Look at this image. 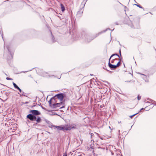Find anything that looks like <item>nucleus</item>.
<instances>
[{
    "label": "nucleus",
    "mask_w": 156,
    "mask_h": 156,
    "mask_svg": "<svg viewBox=\"0 0 156 156\" xmlns=\"http://www.w3.org/2000/svg\"><path fill=\"white\" fill-rule=\"evenodd\" d=\"M17 89L19 90V91L20 92H21L22 90H21V89L19 87Z\"/></svg>",
    "instance_id": "aec40b11"
},
{
    "label": "nucleus",
    "mask_w": 156,
    "mask_h": 156,
    "mask_svg": "<svg viewBox=\"0 0 156 156\" xmlns=\"http://www.w3.org/2000/svg\"><path fill=\"white\" fill-rule=\"evenodd\" d=\"M136 114H137V113H136V114H134V115H131V116H130V117L132 118V117H133V116H135V115H136Z\"/></svg>",
    "instance_id": "6ab92c4d"
},
{
    "label": "nucleus",
    "mask_w": 156,
    "mask_h": 156,
    "mask_svg": "<svg viewBox=\"0 0 156 156\" xmlns=\"http://www.w3.org/2000/svg\"><path fill=\"white\" fill-rule=\"evenodd\" d=\"M61 8V10H65V8L64 6L62 4L60 5Z\"/></svg>",
    "instance_id": "ddd939ff"
},
{
    "label": "nucleus",
    "mask_w": 156,
    "mask_h": 156,
    "mask_svg": "<svg viewBox=\"0 0 156 156\" xmlns=\"http://www.w3.org/2000/svg\"><path fill=\"white\" fill-rule=\"evenodd\" d=\"M52 39H53V37L52 36Z\"/></svg>",
    "instance_id": "473e14b6"
},
{
    "label": "nucleus",
    "mask_w": 156,
    "mask_h": 156,
    "mask_svg": "<svg viewBox=\"0 0 156 156\" xmlns=\"http://www.w3.org/2000/svg\"><path fill=\"white\" fill-rule=\"evenodd\" d=\"M70 129L68 128V125H61V130L63 131H65V130L67 131Z\"/></svg>",
    "instance_id": "39448f33"
},
{
    "label": "nucleus",
    "mask_w": 156,
    "mask_h": 156,
    "mask_svg": "<svg viewBox=\"0 0 156 156\" xmlns=\"http://www.w3.org/2000/svg\"><path fill=\"white\" fill-rule=\"evenodd\" d=\"M65 96V94L62 93H60L56 94L54 97H55V98L56 97L58 99H59L60 101L63 102L62 101Z\"/></svg>",
    "instance_id": "7ed1b4c3"
},
{
    "label": "nucleus",
    "mask_w": 156,
    "mask_h": 156,
    "mask_svg": "<svg viewBox=\"0 0 156 156\" xmlns=\"http://www.w3.org/2000/svg\"><path fill=\"white\" fill-rule=\"evenodd\" d=\"M13 85L14 87L15 88L17 89L19 88V87L18 86L14 83L13 82Z\"/></svg>",
    "instance_id": "f8f14e48"
},
{
    "label": "nucleus",
    "mask_w": 156,
    "mask_h": 156,
    "mask_svg": "<svg viewBox=\"0 0 156 156\" xmlns=\"http://www.w3.org/2000/svg\"><path fill=\"white\" fill-rule=\"evenodd\" d=\"M104 69H105V68H104Z\"/></svg>",
    "instance_id": "f704fd0d"
},
{
    "label": "nucleus",
    "mask_w": 156,
    "mask_h": 156,
    "mask_svg": "<svg viewBox=\"0 0 156 156\" xmlns=\"http://www.w3.org/2000/svg\"><path fill=\"white\" fill-rule=\"evenodd\" d=\"M134 5H137V6L139 7L140 8L143 9V7H141V6H140L139 5H137V4H134Z\"/></svg>",
    "instance_id": "2eb2a0df"
},
{
    "label": "nucleus",
    "mask_w": 156,
    "mask_h": 156,
    "mask_svg": "<svg viewBox=\"0 0 156 156\" xmlns=\"http://www.w3.org/2000/svg\"><path fill=\"white\" fill-rule=\"evenodd\" d=\"M74 126L72 127H71L70 126H68V128H69L70 129L69 130H70L72 129H77V125H76L74 124L73 125Z\"/></svg>",
    "instance_id": "1a4fd4ad"
},
{
    "label": "nucleus",
    "mask_w": 156,
    "mask_h": 156,
    "mask_svg": "<svg viewBox=\"0 0 156 156\" xmlns=\"http://www.w3.org/2000/svg\"><path fill=\"white\" fill-rule=\"evenodd\" d=\"M63 156H67V155L66 154H64L63 155Z\"/></svg>",
    "instance_id": "cd10ccee"
},
{
    "label": "nucleus",
    "mask_w": 156,
    "mask_h": 156,
    "mask_svg": "<svg viewBox=\"0 0 156 156\" xmlns=\"http://www.w3.org/2000/svg\"><path fill=\"white\" fill-rule=\"evenodd\" d=\"M104 69H105V68H104Z\"/></svg>",
    "instance_id": "c9c22d12"
},
{
    "label": "nucleus",
    "mask_w": 156,
    "mask_h": 156,
    "mask_svg": "<svg viewBox=\"0 0 156 156\" xmlns=\"http://www.w3.org/2000/svg\"><path fill=\"white\" fill-rule=\"evenodd\" d=\"M27 118L31 121H36L37 123L40 122L41 121V118L40 117L38 116L37 118L36 116L32 114H29L27 115Z\"/></svg>",
    "instance_id": "f257e3e1"
},
{
    "label": "nucleus",
    "mask_w": 156,
    "mask_h": 156,
    "mask_svg": "<svg viewBox=\"0 0 156 156\" xmlns=\"http://www.w3.org/2000/svg\"><path fill=\"white\" fill-rule=\"evenodd\" d=\"M115 55H116V56H118L119 57H120L119 56V55H118L117 54H113L110 57V58L109 59V62H110L111 58L112 57H113V56H115Z\"/></svg>",
    "instance_id": "9b49d317"
},
{
    "label": "nucleus",
    "mask_w": 156,
    "mask_h": 156,
    "mask_svg": "<svg viewBox=\"0 0 156 156\" xmlns=\"http://www.w3.org/2000/svg\"><path fill=\"white\" fill-rule=\"evenodd\" d=\"M55 12H56L57 14V12H56V11H55Z\"/></svg>",
    "instance_id": "c85d7f7f"
},
{
    "label": "nucleus",
    "mask_w": 156,
    "mask_h": 156,
    "mask_svg": "<svg viewBox=\"0 0 156 156\" xmlns=\"http://www.w3.org/2000/svg\"><path fill=\"white\" fill-rule=\"evenodd\" d=\"M115 60H117V59H116V58H115L114 59L112 60L111 61V62L112 63H113L114 62V61Z\"/></svg>",
    "instance_id": "f3484780"
},
{
    "label": "nucleus",
    "mask_w": 156,
    "mask_h": 156,
    "mask_svg": "<svg viewBox=\"0 0 156 156\" xmlns=\"http://www.w3.org/2000/svg\"><path fill=\"white\" fill-rule=\"evenodd\" d=\"M41 107L43 109H44V108L43 106H41Z\"/></svg>",
    "instance_id": "bb28decb"
},
{
    "label": "nucleus",
    "mask_w": 156,
    "mask_h": 156,
    "mask_svg": "<svg viewBox=\"0 0 156 156\" xmlns=\"http://www.w3.org/2000/svg\"><path fill=\"white\" fill-rule=\"evenodd\" d=\"M65 101H61L60 103L53 104V108H56L57 107H60L62 108L64 107Z\"/></svg>",
    "instance_id": "f03ea898"
},
{
    "label": "nucleus",
    "mask_w": 156,
    "mask_h": 156,
    "mask_svg": "<svg viewBox=\"0 0 156 156\" xmlns=\"http://www.w3.org/2000/svg\"><path fill=\"white\" fill-rule=\"evenodd\" d=\"M119 132H120V130H119Z\"/></svg>",
    "instance_id": "2f4dec72"
},
{
    "label": "nucleus",
    "mask_w": 156,
    "mask_h": 156,
    "mask_svg": "<svg viewBox=\"0 0 156 156\" xmlns=\"http://www.w3.org/2000/svg\"><path fill=\"white\" fill-rule=\"evenodd\" d=\"M116 25H118V24L117 22H116L115 23Z\"/></svg>",
    "instance_id": "393cba45"
},
{
    "label": "nucleus",
    "mask_w": 156,
    "mask_h": 156,
    "mask_svg": "<svg viewBox=\"0 0 156 156\" xmlns=\"http://www.w3.org/2000/svg\"><path fill=\"white\" fill-rule=\"evenodd\" d=\"M81 12L80 11H78V12H77V15H79V14H80V13Z\"/></svg>",
    "instance_id": "412c9836"
},
{
    "label": "nucleus",
    "mask_w": 156,
    "mask_h": 156,
    "mask_svg": "<svg viewBox=\"0 0 156 156\" xmlns=\"http://www.w3.org/2000/svg\"><path fill=\"white\" fill-rule=\"evenodd\" d=\"M104 69H105V68H104Z\"/></svg>",
    "instance_id": "e433bc0d"
},
{
    "label": "nucleus",
    "mask_w": 156,
    "mask_h": 156,
    "mask_svg": "<svg viewBox=\"0 0 156 156\" xmlns=\"http://www.w3.org/2000/svg\"><path fill=\"white\" fill-rule=\"evenodd\" d=\"M130 26L132 28H133L134 27L133 25L132 24H131L130 25Z\"/></svg>",
    "instance_id": "4be33fe9"
},
{
    "label": "nucleus",
    "mask_w": 156,
    "mask_h": 156,
    "mask_svg": "<svg viewBox=\"0 0 156 156\" xmlns=\"http://www.w3.org/2000/svg\"><path fill=\"white\" fill-rule=\"evenodd\" d=\"M65 10H61L62 12H61V13H59L60 14H61V15H62V13H63L64 11Z\"/></svg>",
    "instance_id": "5701e85b"
},
{
    "label": "nucleus",
    "mask_w": 156,
    "mask_h": 156,
    "mask_svg": "<svg viewBox=\"0 0 156 156\" xmlns=\"http://www.w3.org/2000/svg\"><path fill=\"white\" fill-rule=\"evenodd\" d=\"M29 112L35 116L40 115L41 114L40 112L39 111L36 110H31Z\"/></svg>",
    "instance_id": "20e7f679"
},
{
    "label": "nucleus",
    "mask_w": 156,
    "mask_h": 156,
    "mask_svg": "<svg viewBox=\"0 0 156 156\" xmlns=\"http://www.w3.org/2000/svg\"><path fill=\"white\" fill-rule=\"evenodd\" d=\"M126 8V6H125V8Z\"/></svg>",
    "instance_id": "4c0bfd02"
},
{
    "label": "nucleus",
    "mask_w": 156,
    "mask_h": 156,
    "mask_svg": "<svg viewBox=\"0 0 156 156\" xmlns=\"http://www.w3.org/2000/svg\"><path fill=\"white\" fill-rule=\"evenodd\" d=\"M38 105L40 106V104H38Z\"/></svg>",
    "instance_id": "7c9ffc66"
},
{
    "label": "nucleus",
    "mask_w": 156,
    "mask_h": 156,
    "mask_svg": "<svg viewBox=\"0 0 156 156\" xmlns=\"http://www.w3.org/2000/svg\"><path fill=\"white\" fill-rule=\"evenodd\" d=\"M6 79L7 80H12V78H9V77H7L6 78Z\"/></svg>",
    "instance_id": "dca6fc26"
},
{
    "label": "nucleus",
    "mask_w": 156,
    "mask_h": 156,
    "mask_svg": "<svg viewBox=\"0 0 156 156\" xmlns=\"http://www.w3.org/2000/svg\"><path fill=\"white\" fill-rule=\"evenodd\" d=\"M82 12V13L83 12V11H82V12Z\"/></svg>",
    "instance_id": "72a5a7b5"
},
{
    "label": "nucleus",
    "mask_w": 156,
    "mask_h": 156,
    "mask_svg": "<svg viewBox=\"0 0 156 156\" xmlns=\"http://www.w3.org/2000/svg\"><path fill=\"white\" fill-rule=\"evenodd\" d=\"M51 127H55L58 130H61V126H56L54 125H51Z\"/></svg>",
    "instance_id": "9d476101"
},
{
    "label": "nucleus",
    "mask_w": 156,
    "mask_h": 156,
    "mask_svg": "<svg viewBox=\"0 0 156 156\" xmlns=\"http://www.w3.org/2000/svg\"><path fill=\"white\" fill-rule=\"evenodd\" d=\"M144 109V108H141V109H140V111H141L142 110H143V109Z\"/></svg>",
    "instance_id": "a878e982"
},
{
    "label": "nucleus",
    "mask_w": 156,
    "mask_h": 156,
    "mask_svg": "<svg viewBox=\"0 0 156 156\" xmlns=\"http://www.w3.org/2000/svg\"><path fill=\"white\" fill-rule=\"evenodd\" d=\"M100 33H99L98 34H97L96 35V36L95 37H93V38H91L90 39V37L89 36H87V41L88 42H90L91 40L93 39L94 38H95V37H97L98 36L99 34H100Z\"/></svg>",
    "instance_id": "6e6552de"
},
{
    "label": "nucleus",
    "mask_w": 156,
    "mask_h": 156,
    "mask_svg": "<svg viewBox=\"0 0 156 156\" xmlns=\"http://www.w3.org/2000/svg\"><path fill=\"white\" fill-rule=\"evenodd\" d=\"M121 62H120V60L118 62L117 65H116V66L117 67H118L120 65Z\"/></svg>",
    "instance_id": "4468645a"
},
{
    "label": "nucleus",
    "mask_w": 156,
    "mask_h": 156,
    "mask_svg": "<svg viewBox=\"0 0 156 156\" xmlns=\"http://www.w3.org/2000/svg\"><path fill=\"white\" fill-rule=\"evenodd\" d=\"M141 99V96H140L139 95H138L137 96V99L138 100H139Z\"/></svg>",
    "instance_id": "a211bd4d"
},
{
    "label": "nucleus",
    "mask_w": 156,
    "mask_h": 156,
    "mask_svg": "<svg viewBox=\"0 0 156 156\" xmlns=\"http://www.w3.org/2000/svg\"><path fill=\"white\" fill-rule=\"evenodd\" d=\"M35 106V105H33V107H34V106Z\"/></svg>",
    "instance_id": "c756f323"
},
{
    "label": "nucleus",
    "mask_w": 156,
    "mask_h": 156,
    "mask_svg": "<svg viewBox=\"0 0 156 156\" xmlns=\"http://www.w3.org/2000/svg\"><path fill=\"white\" fill-rule=\"evenodd\" d=\"M108 65L109 67L112 69H116L117 68V66L116 65H113L111 63H110V62L109 61V63L108 64Z\"/></svg>",
    "instance_id": "423d86ee"
},
{
    "label": "nucleus",
    "mask_w": 156,
    "mask_h": 156,
    "mask_svg": "<svg viewBox=\"0 0 156 156\" xmlns=\"http://www.w3.org/2000/svg\"><path fill=\"white\" fill-rule=\"evenodd\" d=\"M53 99H55V97H53L51 98L48 101L49 106L52 108H53V107L52 106L53 104H51V100Z\"/></svg>",
    "instance_id": "0eeeda50"
},
{
    "label": "nucleus",
    "mask_w": 156,
    "mask_h": 156,
    "mask_svg": "<svg viewBox=\"0 0 156 156\" xmlns=\"http://www.w3.org/2000/svg\"><path fill=\"white\" fill-rule=\"evenodd\" d=\"M119 52L120 53V56H121V50H119Z\"/></svg>",
    "instance_id": "b1692460"
}]
</instances>
